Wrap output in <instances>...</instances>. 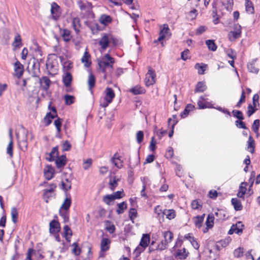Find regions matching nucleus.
Listing matches in <instances>:
<instances>
[{
	"label": "nucleus",
	"instance_id": "423d86ee",
	"mask_svg": "<svg viewBox=\"0 0 260 260\" xmlns=\"http://www.w3.org/2000/svg\"><path fill=\"white\" fill-rule=\"evenodd\" d=\"M156 74L154 70L149 67L148 72L146 74L145 83L147 86H149L155 83Z\"/></svg>",
	"mask_w": 260,
	"mask_h": 260
},
{
	"label": "nucleus",
	"instance_id": "2eb2a0df",
	"mask_svg": "<svg viewBox=\"0 0 260 260\" xmlns=\"http://www.w3.org/2000/svg\"><path fill=\"white\" fill-rule=\"evenodd\" d=\"M72 76L69 72L64 73L62 76V81L64 86L69 88L71 84L72 81ZM69 89H67V91H69Z\"/></svg>",
	"mask_w": 260,
	"mask_h": 260
},
{
	"label": "nucleus",
	"instance_id": "9d476101",
	"mask_svg": "<svg viewBox=\"0 0 260 260\" xmlns=\"http://www.w3.org/2000/svg\"><path fill=\"white\" fill-rule=\"evenodd\" d=\"M241 35V27L239 24H236L234 26V30L229 33L228 38L231 41H234L236 39L240 38Z\"/></svg>",
	"mask_w": 260,
	"mask_h": 260
},
{
	"label": "nucleus",
	"instance_id": "cd10ccee",
	"mask_svg": "<svg viewBox=\"0 0 260 260\" xmlns=\"http://www.w3.org/2000/svg\"><path fill=\"white\" fill-rule=\"evenodd\" d=\"M232 205H233L234 209L236 211L241 210L242 209V206L241 203L239 200L237 198H233L231 200Z\"/></svg>",
	"mask_w": 260,
	"mask_h": 260
},
{
	"label": "nucleus",
	"instance_id": "de8ad7c7",
	"mask_svg": "<svg viewBox=\"0 0 260 260\" xmlns=\"http://www.w3.org/2000/svg\"><path fill=\"white\" fill-rule=\"evenodd\" d=\"M232 226H234V233L240 235L242 233L243 229L241 228L243 226V224L241 222H238L235 225L233 224Z\"/></svg>",
	"mask_w": 260,
	"mask_h": 260
},
{
	"label": "nucleus",
	"instance_id": "6ab92c4d",
	"mask_svg": "<svg viewBox=\"0 0 260 260\" xmlns=\"http://www.w3.org/2000/svg\"><path fill=\"white\" fill-rule=\"evenodd\" d=\"M14 71L15 75L17 77H20L23 73V67L18 61H17L14 64Z\"/></svg>",
	"mask_w": 260,
	"mask_h": 260
},
{
	"label": "nucleus",
	"instance_id": "338daca9",
	"mask_svg": "<svg viewBox=\"0 0 260 260\" xmlns=\"http://www.w3.org/2000/svg\"><path fill=\"white\" fill-rule=\"evenodd\" d=\"M137 141L138 143H141L143 140L144 134L142 131H139L137 132L136 135Z\"/></svg>",
	"mask_w": 260,
	"mask_h": 260
},
{
	"label": "nucleus",
	"instance_id": "5701e85b",
	"mask_svg": "<svg viewBox=\"0 0 260 260\" xmlns=\"http://www.w3.org/2000/svg\"><path fill=\"white\" fill-rule=\"evenodd\" d=\"M66 159L67 158L64 155L57 157L55 161L57 168L58 169L63 168L66 165Z\"/></svg>",
	"mask_w": 260,
	"mask_h": 260
},
{
	"label": "nucleus",
	"instance_id": "58836bf2",
	"mask_svg": "<svg viewBox=\"0 0 260 260\" xmlns=\"http://www.w3.org/2000/svg\"><path fill=\"white\" fill-rule=\"evenodd\" d=\"M206 86L204 83L202 82H199L196 85L195 92H202L206 89Z\"/></svg>",
	"mask_w": 260,
	"mask_h": 260
},
{
	"label": "nucleus",
	"instance_id": "49530a36",
	"mask_svg": "<svg viewBox=\"0 0 260 260\" xmlns=\"http://www.w3.org/2000/svg\"><path fill=\"white\" fill-rule=\"evenodd\" d=\"M11 215L12 220L14 223H16L17 221L18 213L16 207H13L11 210Z\"/></svg>",
	"mask_w": 260,
	"mask_h": 260
},
{
	"label": "nucleus",
	"instance_id": "a211bd4d",
	"mask_svg": "<svg viewBox=\"0 0 260 260\" xmlns=\"http://www.w3.org/2000/svg\"><path fill=\"white\" fill-rule=\"evenodd\" d=\"M40 83L41 88L44 90H47L51 83V81L47 77H43L40 79Z\"/></svg>",
	"mask_w": 260,
	"mask_h": 260
},
{
	"label": "nucleus",
	"instance_id": "bb28decb",
	"mask_svg": "<svg viewBox=\"0 0 260 260\" xmlns=\"http://www.w3.org/2000/svg\"><path fill=\"white\" fill-rule=\"evenodd\" d=\"M112 21V18L111 17L105 14H103L101 15L100 18V22L101 24L106 25L110 23H111Z\"/></svg>",
	"mask_w": 260,
	"mask_h": 260
},
{
	"label": "nucleus",
	"instance_id": "7c9ffc66",
	"mask_svg": "<svg viewBox=\"0 0 260 260\" xmlns=\"http://www.w3.org/2000/svg\"><path fill=\"white\" fill-rule=\"evenodd\" d=\"M188 252L186 251V249L183 248L181 249L177 250L176 252V256H178L180 259H185L188 256Z\"/></svg>",
	"mask_w": 260,
	"mask_h": 260
},
{
	"label": "nucleus",
	"instance_id": "680f3d73",
	"mask_svg": "<svg viewBox=\"0 0 260 260\" xmlns=\"http://www.w3.org/2000/svg\"><path fill=\"white\" fill-rule=\"evenodd\" d=\"M191 206L193 209H198L200 207H201L202 205L199 200H194L192 201Z\"/></svg>",
	"mask_w": 260,
	"mask_h": 260
},
{
	"label": "nucleus",
	"instance_id": "0e129e2a",
	"mask_svg": "<svg viewBox=\"0 0 260 260\" xmlns=\"http://www.w3.org/2000/svg\"><path fill=\"white\" fill-rule=\"evenodd\" d=\"M115 200L119 199L122 198L124 196L123 190L117 191L112 194Z\"/></svg>",
	"mask_w": 260,
	"mask_h": 260
},
{
	"label": "nucleus",
	"instance_id": "c756f323",
	"mask_svg": "<svg viewBox=\"0 0 260 260\" xmlns=\"http://www.w3.org/2000/svg\"><path fill=\"white\" fill-rule=\"evenodd\" d=\"M194 108V106L190 104H187L183 112L181 113V116L182 118L186 117L189 112L191 111Z\"/></svg>",
	"mask_w": 260,
	"mask_h": 260
},
{
	"label": "nucleus",
	"instance_id": "09e8293b",
	"mask_svg": "<svg viewBox=\"0 0 260 260\" xmlns=\"http://www.w3.org/2000/svg\"><path fill=\"white\" fill-rule=\"evenodd\" d=\"M207 65L202 63H197L195 65V69L198 70V73L200 75L204 74Z\"/></svg>",
	"mask_w": 260,
	"mask_h": 260
},
{
	"label": "nucleus",
	"instance_id": "dca6fc26",
	"mask_svg": "<svg viewBox=\"0 0 260 260\" xmlns=\"http://www.w3.org/2000/svg\"><path fill=\"white\" fill-rule=\"evenodd\" d=\"M51 13L54 19L56 20L60 16L59 7L56 3L51 4Z\"/></svg>",
	"mask_w": 260,
	"mask_h": 260
},
{
	"label": "nucleus",
	"instance_id": "e433bc0d",
	"mask_svg": "<svg viewBox=\"0 0 260 260\" xmlns=\"http://www.w3.org/2000/svg\"><path fill=\"white\" fill-rule=\"evenodd\" d=\"M130 91L133 94L136 95L144 93L145 91V90L141 86H136L134 88H131L130 89Z\"/></svg>",
	"mask_w": 260,
	"mask_h": 260
},
{
	"label": "nucleus",
	"instance_id": "1a4fd4ad",
	"mask_svg": "<svg viewBox=\"0 0 260 260\" xmlns=\"http://www.w3.org/2000/svg\"><path fill=\"white\" fill-rule=\"evenodd\" d=\"M170 36L171 32L168 24H164L160 27L159 37L156 42H161L162 40L169 38Z\"/></svg>",
	"mask_w": 260,
	"mask_h": 260
},
{
	"label": "nucleus",
	"instance_id": "4be33fe9",
	"mask_svg": "<svg viewBox=\"0 0 260 260\" xmlns=\"http://www.w3.org/2000/svg\"><path fill=\"white\" fill-rule=\"evenodd\" d=\"M58 154V148L57 147H53L51 151L47 154L46 159L49 161H52L54 160L55 158L57 157Z\"/></svg>",
	"mask_w": 260,
	"mask_h": 260
},
{
	"label": "nucleus",
	"instance_id": "69168bd1",
	"mask_svg": "<svg viewBox=\"0 0 260 260\" xmlns=\"http://www.w3.org/2000/svg\"><path fill=\"white\" fill-rule=\"evenodd\" d=\"M243 249L239 247L234 250V255L236 257H240L243 256Z\"/></svg>",
	"mask_w": 260,
	"mask_h": 260
},
{
	"label": "nucleus",
	"instance_id": "052dcab7",
	"mask_svg": "<svg viewBox=\"0 0 260 260\" xmlns=\"http://www.w3.org/2000/svg\"><path fill=\"white\" fill-rule=\"evenodd\" d=\"M13 142L12 141H10L9 144L7 148V153L9 155L10 157H12L13 155Z\"/></svg>",
	"mask_w": 260,
	"mask_h": 260
},
{
	"label": "nucleus",
	"instance_id": "6e6552de",
	"mask_svg": "<svg viewBox=\"0 0 260 260\" xmlns=\"http://www.w3.org/2000/svg\"><path fill=\"white\" fill-rule=\"evenodd\" d=\"M111 241L107 238H103L101 242L100 247L101 251L99 253V256L104 257L105 256L104 252L108 251L110 248Z\"/></svg>",
	"mask_w": 260,
	"mask_h": 260
},
{
	"label": "nucleus",
	"instance_id": "20e7f679",
	"mask_svg": "<svg viewBox=\"0 0 260 260\" xmlns=\"http://www.w3.org/2000/svg\"><path fill=\"white\" fill-rule=\"evenodd\" d=\"M105 97L100 100V106L106 108L110 104L115 97V93L113 89L107 87L104 91Z\"/></svg>",
	"mask_w": 260,
	"mask_h": 260
},
{
	"label": "nucleus",
	"instance_id": "39448f33",
	"mask_svg": "<svg viewBox=\"0 0 260 260\" xmlns=\"http://www.w3.org/2000/svg\"><path fill=\"white\" fill-rule=\"evenodd\" d=\"M164 240H162L160 244L157 247L156 249L159 250H163L167 248L168 245L172 242L173 239V234L170 231H166L162 233Z\"/></svg>",
	"mask_w": 260,
	"mask_h": 260
},
{
	"label": "nucleus",
	"instance_id": "9b49d317",
	"mask_svg": "<svg viewBox=\"0 0 260 260\" xmlns=\"http://www.w3.org/2000/svg\"><path fill=\"white\" fill-rule=\"evenodd\" d=\"M46 69L50 74L54 75L57 73L58 68L57 61L48 59L46 63Z\"/></svg>",
	"mask_w": 260,
	"mask_h": 260
},
{
	"label": "nucleus",
	"instance_id": "79ce46f5",
	"mask_svg": "<svg viewBox=\"0 0 260 260\" xmlns=\"http://www.w3.org/2000/svg\"><path fill=\"white\" fill-rule=\"evenodd\" d=\"M106 229L110 234H112L115 230L114 225L110 221L107 220L105 222Z\"/></svg>",
	"mask_w": 260,
	"mask_h": 260
},
{
	"label": "nucleus",
	"instance_id": "4468645a",
	"mask_svg": "<svg viewBox=\"0 0 260 260\" xmlns=\"http://www.w3.org/2000/svg\"><path fill=\"white\" fill-rule=\"evenodd\" d=\"M60 230V223L56 220H52L49 223V232L51 234H57Z\"/></svg>",
	"mask_w": 260,
	"mask_h": 260
},
{
	"label": "nucleus",
	"instance_id": "8fccbe9b",
	"mask_svg": "<svg viewBox=\"0 0 260 260\" xmlns=\"http://www.w3.org/2000/svg\"><path fill=\"white\" fill-rule=\"evenodd\" d=\"M59 215H60V216H61L62 217L64 222H68L69 219V214L67 212V210H63L62 209H60Z\"/></svg>",
	"mask_w": 260,
	"mask_h": 260
},
{
	"label": "nucleus",
	"instance_id": "ddd939ff",
	"mask_svg": "<svg viewBox=\"0 0 260 260\" xmlns=\"http://www.w3.org/2000/svg\"><path fill=\"white\" fill-rule=\"evenodd\" d=\"M111 161L118 169H121L123 167V161L121 159V156L117 153L114 154L111 159Z\"/></svg>",
	"mask_w": 260,
	"mask_h": 260
},
{
	"label": "nucleus",
	"instance_id": "5fc2aeb1",
	"mask_svg": "<svg viewBox=\"0 0 260 260\" xmlns=\"http://www.w3.org/2000/svg\"><path fill=\"white\" fill-rule=\"evenodd\" d=\"M72 247H73L72 251V253L75 255H79L81 253V249L78 247L77 243L75 242L72 244Z\"/></svg>",
	"mask_w": 260,
	"mask_h": 260
},
{
	"label": "nucleus",
	"instance_id": "0eeeda50",
	"mask_svg": "<svg viewBox=\"0 0 260 260\" xmlns=\"http://www.w3.org/2000/svg\"><path fill=\"white\" fill-rule=\"evenodd\" d=\"M48 108L51 112L48 113L44 119V123L46 126L49 125L52 122V120L55 118L57 115L55 107H51V104L49 105Z\"/></svg>",
	"mask_w": 260,
	"mask_h": 260
},
{
	"label": "nucleus",
	"instance_id": "c03bdc74",
	"mask_svg": "<svg viewBox=\"0 0 260 260\" xmlns=\"http://www.w3.org/2000/svg\"><path fill=\"white\" fill-rule=\"evenodd\" d=\"M71 205V199L67 198L64 200L60 209H62L63 210H68L69 209Z\"/></svg>",
	"mask_w": 260,
	"mask_h": 260
},
{
	"label": "nucleus",
	"instance_id": "c9c22d12",
	"mask_svg": "<svg viewBox=\"0 0 260 260\" xmlns=\"http://www.w3.org/2000/svg\"><path fill=\"white\" fill-rule=\"evenodd\" d=\"M245 10L249 14H253L254 13V7L252 3L249 0H245Z\"/></svg>",
	"mask_w": 260,
	"mask_h": 260
},
{
	"label": "nucleus",
	"instance_id": "3c124183",
	"mask_svg": "<svg viewBox=\"0 0 260 260\" xmlns=\"http://www.w3.org/2000/svg\"><path fill=\"white\" fill-rule=\"evenodd\" d=\"M92 159L90 158L84 159L82 165L83 168L85 170H87L91 166Z\"/></svg>",
	"mask_w": 260,
	"mask_h": 260
},
{
	"label": "nucleus",
	"instance_id": "f257e3e1",
	"mask_svg": "<svg viewBox=\"0 0 260 260\" xmlns=\"http://www.w3.org/2000/svg\"><path fill=\"white\" fill-rule=\"evenodd\" d=\"M118 43V40L109 33H104L99 41V45L102 50H106L108 47H114Z\"/></svg>",
	"mask_w": 260,
	"mask_h": 260
},
{
	"label": "nucleus",
	"instance_id": "72a5a7b5",
	"mask_svg": "<svg viewBox=\"0 0 260 260\" xmlns=\"http://www.w3.org/2000/svg\"><path fill=\"white\" fill-rule=\"evenodd\" d=\"M119 181V178L117 176H114L112 179H110L109 181L110 188L112 190H114L116 187L118 185V182Z\"/></svg>",
	"mask_w": 260,
	"mask_h": 260
},
{
	"label": "nucleus",
	"instance_id": "ea45409f",
	"mask_svg": "<svg viewBox=\"0 0 260 260\" xmlns=\"http://www.w3.org/2000/svg\"><path fill=\"white\" fill-rule=\"evenodd\" d=\"M206 44L209 50L212 51H215L216 50L217 46L213 40H208L206 41Z\"/></svg>",
	"mask_w": 260,
	"mask_h": 260
},
{
	"label": "nucleus",
	"instance_id": "393cba45",
	"mask_svg": "<svg viewBox=\"0 0 260 260\" xmlns=\"http://www.w3.org/2000/svg\"><path fill=\"white\" fill-rule=\"evenodd\" d=\"M247 184L246 182H242L239 187V190L237 193V196L239 198H243L246 190V186Z\"/></svg>",
	"mask_w": 260,
	"mask_h": 260
},
{
	"label": "nucleus",
	"instance_id": "a18cd8bd",
	"mask_svg": "<svg viewBox=\"0 0 260 260\" xmlns=\"http://www.w3.org/2000/svg\"><path fill=\"white\" fill-rule=\"evenodd\" d=\"M259 120L256 119L254 121L252 125V129L253 131L255 133L256 136L258 137L259 136L258 129L259 126Z\"/></svg>",
	"mask_w": 260,
	"mask_h": 260
},
{
	"label": "nucleus",
	"instance_id": "774afa93",
	"mask_svg": "<svg viewBox=\"0 0 260 260\" xmlns=\"http://www.w3.org/2000/svg\"><path fill=\"white\" fill-rule=\"evenodd\" d=\"M61 123L62 120L60 118H58L57 119L54 121V124L57 128L58 133H59L60 132Z\"/></svg>",
	"mask_w": 260,
	"mask_h": 260
},
{
	"label": "nucleus",
	"instance_id": "bf43d9fd",
	"mask_svg": "<svg viewBox=\"0 0 260 260\" xmlns=\"http://www.w3.org/2000/svg\"><path fill=\"white\" fill-rule=\"evenodd\" d=\"M234 117L237 118L239 120H242L244 119L243 113L241 111L236 110H234L232 111Z\"/></svg>",
	"mask_w": 260,
	"mask_h": 260
},
{
	"label": "nucleus",
	"instance_id": "f8f14e48",
	"mask_svg": "<svg viewBox=\"0 0 260 260\" xmlns=\"http://www.w3.org/2000/svg\"><path fill=\"white\" fill-rule=\"evenodd\" d=\"M27 69L32 76L37 77L39 76L40 73V64L39 62H35L34 60L32 63L29 62Z\"/></svg>",
	"mask_w": 260,
	"mask_h": 260
},
{
	"label": "nucleus",
	"instance_id": "6e6d98bb",
	"mask_svg": "<svg viewBox=\"0 0 260 260\" xmlns=\"http://www.w3.org/2000/svg\"><path fill=\"white\" fill-rule=\"evenodd\" d=\"M73 68V63L71 61H65L63 64V68L64 73L69 72Z\"/></svg>",
	"mask_w": 260,
	"mask_h": 260
},
{
	"label": "nucleus",
	"instance_id": "a19ab883",
	"mask_svg": "<svg viewBox=\"0 0 260 260\" xmlns=\"http://www.w3.org/2000/svg\"><path fill=\"white\" fill-rule=\"evenodd\" d=\"M95 82V80L94 76L92 74H90L88 76L87 81L88 88L90 90H91L92 88L94 86Z\"/></svg>",
	"mask_w": 260,
	"mask_h": 260
},
{
	"label": "nucleus",
	"instance_id": "f3484780",
	"mask_svg": "<svg viewBox=\"0 0 260 260\" xmlns=\"http://www.w3.org/2000/svg\"><path fill=\"white\" fill-rule=\"evenodd\" d=\"M44 173L45 178L49 180L53 177L54 169L52 166L48 165L45 168Z\"/></svg>",
	"mask_w": 260,
	"mask_h": 260
},
{
	"label": "nucleus",
	"instance_id": "e2e57ef3",
	"mask_svg": "<svg viewBox=\"0 0 260 260\" xmlns=\"http://www.w3.org/2000/svg\"><path fill=\"white\" fill-rule=\"evenodd\" d=\"M61 185L62 189L65 190H68L71 188V183L68 179L66 180V182L62 181Z\"/></svg>",
	"mask_w": 260,
	"mask_h": 260
},
{
	"label": "nucleus",
	"instance_id": "f03ea898",
	"mask_svg": "<svg viewBox=\"0 0 260 260\" xmlns=\"http://www.w3.org/2000/svg\"><path fill=\"white\" fill-rule=\"evenodd\" d=\"M114 62V58L112 57L108 53L105 54L100 60H98L100 69L103 73H106L107 68L112 69Z\"/></svg>",
	"mask_w": 260,
	"mask_h": 260
},
{
	"label": "nucleus",
	"instance_id": "473e14b6",
	"mask_svg": "<svg viewBox=\"0 0 260 260\" xmlns=\"http://www.w3.org/2000/svg\"><path fill=\"white\" fill-rule=\"evenodd\" d=\"M204 215L202 216H197L193 218V222L196 227L200 228L204 220Z\"/></svg>",
	"mask_w": 260,
	"mask_h": 260
},
{
	"label": "nucleus",
	"instance_id": "c85d7f7f",
	"mask_svg": "<svg viewBox=\"0 0 260 260\" xmlns=\"http://www.w3.org/2000/svg\"><path fill=\"white\" fill-rule=\"evenodd\" d=\"M162 213L165 215L167 218L171 220L175 218L176 216L175 211L174 210H165Z\"/></svg>",
	"mask_w": 260,
	"mask_h": 260
},
{
	"label": "nucleus",
	"instance_id": "37998d69",
	"mask_svg": "<svg viewBox=\"0 0 260 260\" xmlns=\"http://www.w3.org/2000/svg\"><path fill=\"white\" fill-rule=\"evenodd\" d=\"M115 200L112 194H107L103 197V202L108 205H111L112 204V202Z\"/></svg>",
	"mask_w": 260,
	"mask_h": 260
},
{
	"label": "nucleus",
	"instance_id": "f704fd0d",
	"mask_svg": "<svg viewBox=\"0 0 260 260\" xmlns=\"http://www.w3.org/2000/svg\"><path fill=\"white\" fill-rule=\"evenodd\" d=\"M221 3L225 9L228 10H231L233 5V0H221Z\"/></svg>",
	"mask_w": 260,
	"mask_h": 260
},
{
	"label": "nucleus",
	"instance_id": "7ed1b4c3",
	"mask_svg": "<svg viewBox=\"0 0 260 260\" xmlns=\"http://www.w3.org/2000/svg\"><path fill=\"white\" fill-rule=\"evenodd\" d=\"M27 135L28 131L24 128H22L16 134L18 145L23 151H25L27 148Z\"/></svg>",
	"mask_w": 260,
	"mask_h": 260
},
{
	"label": "nucleus",
	"instance_id": "4c0bfd02",
	"mask_svg": "<svg viewBox=\"0 0 260 260\" xmlns=\"http://www.w3.org/2000/svg\"><path fill=\"white\" fill-rule=\"evenodd\" d=\"M21 45V39L20 35L17 34L15 36L14 42L12 43V46L15 49H16V48L19 47Z\"/></svg>",
	"mask_w": 260,
	"mask_h": 260
},
{
	"label": "nucleus",
	"instance_id": "412c9836",
	"mask_svg": "<svg viewBox=\"0 0 260 260\" xmlns=\"http://www.w3.org/2000/svg\"><path fill=\"white\" fill-rule=\"evenodd\" d=\"M150 241V235L149 234H144L142 235V237L140 242V246L146 248L148 246Z\"/></svg>",
	"mask_w": 260,
	"mask_h": 260
},
{
	"label": "nucleus",
	"instance_id": "aec40b11",
	"mask_svg": "<svg viewBox=\"0 0 260 260\" xmlns=\"http://www.w3.org/2000/svg\"><path fill=\"white\" fill-rule=\"evenodd\" d=\"M246 150L253 154L255 150V142L251 136H249L248 140L247 142Z\"/></svg>",
	"mask_w": 260,
	"mask_h": 260
},
{
	"label": "nucleus",
	"instance_id": "a878e982",
	"mask_svg": "<svg viewBox=\"0 0 260 260\" xmlns=\"http://www.w3.org/2000/svg\"><path fill=\"white\" fill-rule=\"evenodd\" d=\"M72 25L76 34H78L81 26L80 19L77 17L74 18L72 21Z\"/></svg>",
	"mask_w": 260,
	"mask_h": 260
},
{
	"label": "nucleus",
	"instance_id": "b1692460",
	"mask_svg": "<svg viewBox=\"0 0 260 260\" xmlns=\"http://www.w3.org/2000/svg\"><path fill=\"white\" fill-rule=\"evenodd\" d=\"M90 55L88 52L85 51L84 53L83 56L81 58V61L84 63L86 67H88L91 64V61L90 60Z\"/></svg>",
	"mask_w": 260,
	"mask_h": 260
},
{
	"label": "nucleus",
	"instance_id": "603ef678",
	"mask_svg": "<svg viewBox=\"0 0 260 260\" xmlns=\"http://www.w3.org/2000/svg\"><path fill=\"white\" fill-rule=\"evenodd\" d=\"M65 103L67 105H70L74 103L75 98L73 95H64Z\"/></svg>",
	"mask_w": 260,
	"mask_h": 260
},
{
	"label": "nucleus",
	"instance_id": "4d7b16f0",
	"mask_svg": "<svg viewBox=\"0 0 260 260\" xmlns=\"http://www.w3.org/2000/svg\"><path fill=\"white\" fill-rule=\"evenodd\" d=\"M248 71L252 73L257 74L258 73L259 70L256 67L254 63H249L247 65Z\"/></svg>",
	"mask_w": 260,
	"mask_h": 260
},
{
	"label": "nucleus",
	"instance_id": "13d9d810",
	"mask_svg": "<svg viewBox=\"0 0 260 260\" xmlns=\"http://www.w3.org/2000/svg\"><path fill=\"white\" fill-rule=\"evenodd\" d=\"M62 37L64 41L69 42L71 40L70 31L67 29L63 30Z\"/></svg>",
	"mask_w": 260,
	"mask_h": 260
},
{
	"label": "nucleus",
	"instance_id": "864d4df0",
	"mask_svg": "<svg viewBox=\"0 0 260 260\" xmlns=\"http://www.w3.org/2000/svg\"><path fill=\"white\" fill-rule=\"evenodd\" d=\"M214 217L213 215H209L206 224L208 228H211L213 226L214 223Z\"/></svg>",
	"mask_w": 260,
	"mask_h": 260
},
{
	"label": "nucleus",
	"instance_id": "2f4dec72",
	"mask_svg": "<svg viewBox=\"0 0 260 260\" xmlns=\"http://www.w3.org/2000/svg\"><path fill=\"white\" fill-rule=\"evenodd\" d=\"M118 209H116V212L118 214H121L127 208V204L126 202H122L120 203L117 204Z\"/></svg>",
	"mask_w": 260,
	"mask_h": 260
}]
</instances>
